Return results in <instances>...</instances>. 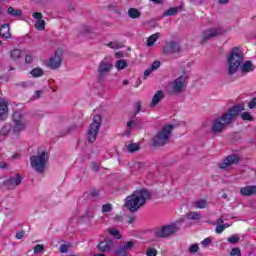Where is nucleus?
Listing matches in <instances>:
<instances>
[{
	"label": "nucleus",
	"instance_id": "2",
	"mask_svg": "<svg viewBox=\"0 0 256 256\" xmlns=\"http://www.w3.org/2000/svg\"><path fill=\"white\" fill-rule=\"evenodd\" d=\"M149 199H151V192H149V190H136L132 195L126 198L125 207L129 209L131 213H135V211H139Z\"/></svg>",
	"mask_w": 256,
	"mask_h": 256
},
{
	"label": "nucleus",
	"instance_id": "26",
	"mask_svg": "<svg viewBox=\"0 0 256 256\" xmlns=\"http://www.w3.org/2000/svg\"><path fill=\"white\" fill-rule=\"evenodd\" d=\"M21 49H13L10 52V59H12V61H18V59H21Z\"/></svg>",
	"mask_w": 256,
	"mask_h": 256
},
{
	"label": "nucleus",
	"instance_id": "20",
	"mask_svg": "<svg viewBox=\"0 0 256 256\" xmlns=\"http://www.w3.org/2000/svg\"><path fill=\"white\" fill-rule=\"evenodd\" d=\"M240 193L243 197H251L252 195H256V186H246L240 189Z\"/></svg>",
	"mask_w": 256,
	"mask_h": 256
},
{
	"label": "nucleus",
	"instance_id": "17",
	"mask_svg": "<svg viewBox=\"0 0 256 256\" xmlns=\"http://www.w3.org/2000/svg\"><path fill=\"white\" fill-rule=\"evenodd\" d=\"M32 17L36 19L35 28L38 31H45V20H43V14H41V12H35Z\"/></svg>",
	"mask_w": 256,
	"mask_h": 256
},
{
	"label": "nucleus",
	"instance_id": "9",
	"mask_svg": "<svg viewBox=\"0 0 256 256\" xmlns=\"http://www.w3.org/2000/svg\"><path fill=\"white\" fill-rule=\"evenodd\" d=\"M187 84V76H180L174 81L168 84L169 93L173 95H179L185 90V85Z\"/></svg>",
	"mask_w": 256,
	"mask_h": 256
},
{
	"label": "nucleus",
	"instance_id": "44",
	"mask_svg": "<svg viewBox=\"0 0 256 256\" xmlns=\"http://www.w3.org/2000/svg\"><path fill=\"white\" fill-rule=\"evenodd\" d=\"M230 256H241V249L233 248L230 252Z\"/></svg>",
	"mask_w": 256,
	"mask_h": 256
},
{
	"label": "nucleus",
	"instance_id": "62",
	"mask_svg": "<svg viewBox=\"0 0 256 256\" xmlns=\"http://www.w3.org/2000/svg\"><path fill=\"white\" fill-rule=\"evenodd\" d=\"M218 3H220V5H227V3H229V0H218Z\"/></svg>",
	"mask_w": 256,
	"mask_h": 256
},
{
	"label": "nucleus",
	"instance_id": "4",
	"mask_svg": "<svg viewBox=\"0 0 256 256\" xmlns=\"http://www.w3.org/2000/svg\"><path fill=\"white\" fill-rule=\"evenodd\" d=\"M47 163H49V154L45 150H38L37 155L30 157V165L37 173H44Z\"/></svg>",
	"mask_w": 256,
	"mask_h": 256
},
{
	"label": "nucleus",
	"instance_id": "23",
	"mask_svg": "<svg viewBox=\"0 0 256 256\" xmlns=\"http://www.w3.org/2000/svg\"><path fill=\"white\" fill-rule=\"evenodd\" d=\"M7 13L11 17H21L23 15V10L17 9V8H13V7L10 6L7 9Z\"/></svg>",
	"mask_w": 256,
	"mask_h": 256
},
{
	"label": "nucleus",
	"instance_id": "10",
	"mask_svg": "<svg viewBox=\"0 0 256 256\" xmlns=\"http://www.w3.org/2000/svg\"><path fill=\"white\" fill-rule=\"evenodd\" d=\"M179 231V228L177 225H167L162 227L159 230L155 231V237L159 238H165V237H171V235H175Z\"/></svg>",
	"mask_w": 256,
	"mask_h": 256
},
{
	"label": "nucleus",
	"instance_id": "30",
	"mask_svg": "<svg viewBox=\"0 0 256 256\" xmlns=\"http://www.w3.org/2000/svg\"><path fill=\"white\" fill-rule=\"evenodd\" d=\"M187 219H190L191 221H199V219H201V214H199V212H190L187 214Z\"/></svg>",
	"mask_w": 256,
	"mask_h": 256
},
{
	"label": "nucleus",
	"instance_id": "43",
	"mask_svg": "<svg viewBox=\"0 0 256 256\" xmlns=\"http://www.w3.org/2000/svg\"><path fill=\"white\" fill-rule=\"evenodd\" d=\"M161 67V62L160 61H154L150 67L152 71H157Z\"/></svg>",
	"mask_w": 256,
	"mask_h": 256
},
{
	"label": "nucleus",
	"instance_id": "36",
	"mask_svg": "<svg viewBox=\"0 0 256 256\" xmlns=\"http://www.w3.org/2000/svg\"><path fill=\"white\" fill-rule=\"evenodd\" d=\"M108 233L110 235H112L113 237H116V239H121V234L119 233V230L115 229V228H110L108 230Z\"/></svg>",
	"mask_w": 256,
	"mask_h": 256
},
{
	"label": "nucleus",
	"instance_id": "21",
	"mask_svg": "<svg viewBox=\"0 0 256 256\" xmlns=\"http://www.w3.org/2000/svg\"><path fill=\"white\" fill-rule=\"evenodd\" d=\"M11 28H9V24H3L0 27V36L4 37V39H11Z\"/></svg>",
	"mask_w": 256,
	"mask_h": 256
},
{
	"label": "nucleus",
	"instance_id": "57",
	"mask_svg": "<svg viewBox=\"0 0 256 256\" xmlns=\"http://www.w3.org/2000/svg\"><path fill=\"white\" fill-rule=\"evenodd\" d=\"M7 167H9V164H7L3 161H0V169H7Z\"/></svg>",
	"mask_w": 256,
	"mask_h": 256
},
{
	"label": "nucleus",
	"instance_id": "34",
	"mask_svg": "<svg viewBox=\"0 0 256 256\" xmlns=\"http://www.w3.org/2000/svg\"><path fill=\"white\" fill-rule=\"evenodd\" d=\"M107 47H110V49H121L123 47V44L118 41L109 42L106 44Z\"/></svg>",
	"mask_w": 256,
	"mask_h": 256
},
{
	"label": "nucleus",
	"instance_id": "28",
	"mask_svg": "<svg viewBox=\"0 0 256 256\" xmlns=\"http://www.w3.org/2000/svg\"><path fill=\"white\" fill-rule=\"evenodd\" d=\"M178 11H179V7L170 8L163 13V17H171L173 15H176Z\"/></svg>",
	"mask_w": 256,
	"mask_h": 256
},
{
	"label": "nucleus",
	"instance_id": "63",
	"mask_svg": "<svg viewBox=\"0 0 256 256\" xmlns=\"http://www.w3.org/2000/svg\"><path fill=\"white\" fill-rule=\"evenodd\" d=\"M115 57H117L118 59H120L121 57H123V52H116V53H115Z\"/></svg>",
	"mask_w": 256,
	"mask_h": 256
},
{
	"label": "nucleus",
	"instance_id": "29",
	"mask_svg": "<svg viewBox=\"0 0 256 256\" xmlns=\"http://www.w3.org/2000/svg\"><path fill=\"white\" fill-rule=\"evenodd\" d=\"M11 129H13L11 124H5L0 130V135H9V133H11Z\"/></svg>",
	"mask_w": 256,
	"mask_h": 256
},
{
	"label": "nucleus",
	"instance_id": "27",
	"mask_svg": "<svg viewBox=\"0 0 256 256\" xmlns=\"http://www.w3.org/2000/svg\"><path fill=\"white\" fill-rule=\"evenodd\" d=\"M128 15L130 19H139V17H141V12L135 8H130L128 10Z\"/></svg>",
	"mask_w": 256,
	"mask_h": 256
},
{
	"label": "nucleus",
	"instance_id": "46",
	"mask_svg": "<svg viewBox=\"0 0 256 256\" xmlns=\"http://www.w3.org/2000/svg\"><path fill=\"white\" fill-rule=\"evenodd\" d=\"M133 123H135V120H130L129 122H127V130H126V133L128 135H131V127L133 126Z\"/></svg>",
	"mask_w": 256,
	"mask_h": 256
},
{
	"label": "nucleus",
	"instance_id": "52",
	"mask_svg": "<svg viewBox=\"0 0 256 256\" xmlns=\"http://www.w3.org/2000/svg\"><path fill=\"white\" fill-rule=\"evenodd\" d=\"M151 73H153L152 68H148L144 71V79H147V77H149L151 75Z\"/></svg>",
	"mask_w": 256,
	"mask_h": 256
},
{
	"label": "nucleus",
	"instance_id": "60",
	"mask_svg": "<svg viewBox=\"0 0 256 256\" xmlns=\"http://www.w3.org/2000/svg\"><path fill=\"white\" fill-rule=\"evenodd\" d=\"M217 225H223V216H221L219 219L216 220Z\"/></svg>",
	"mask_w": 256,
	"mask_h": 256
},
{
	"label": "nucleus",
	"instance_id": "32",
	"mask_svg": "<svg viewBox=\"0 0 256 256\" xmlns=\"http://www.w3.org/2000/svg\"><path fill=\"white\" fill-rule=\"evenodd\" d=\"M139 149H140L139 144L130 143L127 145L128 153H135L136 151H139Z\"/></svg>",
	"mask_w": 256,
	"mask_h": 256
},
{
	"label": "nucleus",
	"instance_id": "56",
	"mask_svg": "<svg viewBox=\"0 0 256 256\" xmlns=\"http://www.w3.org/2000/svg\"><path fill=\"white\" fill-rule=\"evenodd\" d=\"M128 225H131V223H135V216H129L127 220Z\"/></svg>",
	"mask_w": 256,
	"mask_h": 256
},
{
	"label": "nucleus",
	"instance_id": "1",
	"mask_svg": "<svg viewBox=\"0 0 256 256\" xmlns=\"http://www.w3.org/2000/svg\"><path fill=\"white\" fill-rule=\"evenodd\" d=\"M242 111H245V104L240 103L232 106L222 113L221 116L215 118L211 126L212 133H223L225 128L229 127Z\"/></svg>",
	"mask_w": 256,
	"mask_h": 256
},
{
	"label": "nucleus",
	"instance_id": "40",
	"mask_svg": "<svg viewBox=\"0 0 256 256\" xmlns=\"http://www.w3.org/2000/svg\"><path fill=\"white\" fill-rule=\"evenodd\" d=\"M135 247V242L134 241H127L124 243V249L126 251H129V249H133Z\"/></svg>",
	"mask_w": 256,
	"mask_h": 256
},
{
	"label": "nucleus",
	"instance_id": "6",
	"mask_svg": "<svg viewBox=\"0 0 256 256\" xmlns=\"http://www.w3.org/2000/svg\"><path fill=\"white\" fill-rule=\"evenodd\" d=\"M12 121V132L15 135H19L21 131H25V129H27V125H29V121L27 120V118H25V115H23V112H21V110L13 112Z\"/></svg>",
	"mask_w": 256,
	"mask_h": 256
},
{
	"label": "nucleus",
	"instance_id": "55",
	"mask_svg": "<svg viewBox=\"0 0 256 256\" xmlns=\"http://www.w3.org/2000/svg\"><path fill=\"white\" fill-rule=\"evenodd\" d=\"M25 62H26V63H33V56H31V55H26V57H25Z\"/></svg>",
	"mask_w": 256,
	"mask_h": 256
},
{
	"label": "nucleus",
	"instance_id": "18",
	"mask_svg": "<svg viewBox=\"0 0 256 256\" xmlns=\"http://www.w3.org/2000/svg\"><path fill=\"white\" fill-rule=\"evenodd\" d=\"M114 245L115 243L113 242V240H104L98 244V250L101 251V253H107L111 251V249H113Z\"/></svg>",
	"mask_w": 256,
	"mask_h": 256
},
{
	"label": "nucleus",
	"instance_id": "31",
	"mask_svg": "<svg viewBox=\"0 0 256 256\" xmlns=\"http://www.w3.org/2000/svg\"><path fill=\"white\" fill-rule=\"evenodd\" d=\"M127 62L126 60H118L116 63H115V67L118 71H121L123 69H126L127 67Z\"/></svg>",
	"mask_w": 256,
	"mask_h": 256
},
{
	"label": "nucleus",
	"instance_id": "33",
	"mask_svg": "<svg viewBox=\"0 0 256 256\" xmlns=\"http://www.w3.org/2000/svg\"><path fill=\"white\" fill-rule=\"evenodd\" d=\"M31 75H32V77H35V78H37V77H43V69H41V68H34V69H32L31 70Z\"/></svg>",
	"mask_w": 256,
	"mask_h": 256
},
{
	"label": "nucleus",
	"instance_id": "64",
	"mask_svg": "<svg viewBox=\"0 0 256 256\" xmlns=\"http://www.w3.org/2000/svg\"><path fill=\"white\" fill-rule=\"evenodd\" d=\"M92 169L93 171H99V165L93 164Z\"/></svg>",
	"mask_w": 256,
	"mask_h": 256
},
{
	"label": "nucleus",
	"instance_id": "41",
	"mask_svg": "<svg viewBox=\"0 0 256 256\" xmlns=\"http://www.w3.org/2000/svg\"><path fill=\"white\" fill-rule=\"evenodd\" d=\"M113 207L111 206V204H104L102 206V213H111Z\"/></svg>",
	"mask_w": 256,
	"mask_h": 256
},
{
	"label": "nucleus",
	"instance_id": "61",
	"mask_svg": "<svg viewBox=\"0 0 256 256\" xmlns=\"http://www.w3.org/2000/svg\"><path fill=\"white\" fill-rule=\"evenodd\" d=\"M136 108H137L136 113H139V111H141V102L136 103Z\"/></svg>",
	"mask_w": 256,
	"mask_h": 256
},
{
	"label": "nucleus",
	"instance_id": "51",
	"mask_svg": "<svg viewBox=\"0 0 256 256\" xmlns=\"http://www.w3.org/2000/svg\"><path fill=\"white\" fill-rule=\"evenodd\" d=\"M223 231H225V226H223V225L216 226V233L221 234V233H223Z\"/></svg>",
	"mask_w": 256,
	"mask_h": 256
},
{
	"label": "nucleus",
	"instance_id": "11",
	"mask_svg": "<svg viewBox=\"0 0 256 256\" xmlns=\"http://www.w3.org/2000/svg\"><path fill=\"white\" fill-rule=\"evenodd\" d=\"M63 64V51L61 50H57L54 54V56H52L48 62H47V67H49V69H59V67H61V65Z\"/></svg>",
	"mask_w": 256,
	"mask_h": 256
},
{
	"label": "nucleus",
	"instance_id": "19",
	"mask_svg": "<svg viewBox=\"0 0 256 256\" xmlns=\"http://www.w3.org/2000/svg\"><path fill=\"white\" fill-rule=\"evenodd\" d=\"M163 99H165V93L162 90H158L152 97L150 107H157V105H159Z\"/></svg>",
	"mask_w": 256,
	"mask_h": 256
},
{
	"label": "nucleus",
	"instance_id": "39",
	"mask_svg": "<svg viewBox=\"0 0 256 256\" xmlns=\"http://www.w3.org/2000/svg\"><path fill=\"white\" fill-rule=\"evenodd\" d=\"M239 235H231L227 238L228 243H239Z\"/></svg>",
	"mask_w": 256,
	"mask_h": 256
},
{
	"label": "nucleus",
	"instance_id": "53",
	"mask_svg": "<svg viewBox=\"0 0 256 256\" xmlns=\"http://www.w3.org/2000/svg\"><path fill=\"white\" fill-rule=\"evenodd\" d=\"M22 237H25V231H20L16 233V239H21Z\"/></svg>",
	"mask_w": 256,
	"mask_h": 256
},
{
	"label": "nucleus",
	"instance_id": "14",
	"mask_svg": "<svg viewBox=\"0 0 256 256\" xmlns=\"http://www.w3.org/2000/svg\"><path fill=\"white\" fill-rule=\"evenodd\" d=\"M239 163V157L236 155H231L226 157L222 163L218 164L219 169H227L231 165H237Z\"/></svg>",
	"mask_w": 256,
	"mask_h": 256
},
{
	"label": "nucleus",
	"instance_id": "8",
	"mask_svg": "<svg viewBox=\"0 0 256 256\" xmlns=\"http://www.w3.org/2000/svg\"><path fill=\"white\" fill-rule=\"evenodd\" d=\"M113 70V64L109 61L108 58H104L98 65L97 69V81L98 83H103L105 81V77L111 73Z\"/></svg>",
	"mask_w": 256,
	"mask_h": 256
},
{
	"label": "nucleus",
	"instance_id": "54",
	"mask_svg": "<svg viewBox=\"0 0 256 256\" xmlns=\"http://www.w3.org/2000/svg\"><path fill=\"white\" fill-rule=\"evenodd\" d=\"M18 87H23L24 89H27V87H29V82H20L18 83Z\"/></svg>",
	"mask_w": 256,
	"mask_h": 256
},
{
	"label": "nucleus",
	"instance_id": "58",
	"mask_svg": "<svg viewBox=\"0 0 256 256\" xmlns=\"http://www.w3.org/2000/svg\"><path fill=\"white\" fill-rule=\"evenodd\" d=\"M135 167H136V169H143V167H145V164H143V163H141V162H137V163L135 164Z\"/></svg>",
	"mask_w": 256,
	"mask_h": 256
},
{
	"label": "nucleus",
	"instance_id": "42",
	"mask_svg": "<svg viewBox=\"0 0 256 256\" xmlns=\"http://www.w3.org/2000/svg\"><path fill=\"white\" fill-rule=\"evenodd\" d=\"M146 255L147 256H157V249H155V248H148L146 250Z\"/></svg>",
	"mask_w": 256,
	"mask_h": 256
},
{
	"label": "nucleus",
	"instance_id": "45",
	"mask_svg": "<svg viewBox=\"0 0 256 256\" xmlns=\"http://www.w3.org/2000/svg\"><path fill=\"white\" fill-rule=\"evenodd\" d=\"M212 241H213V240H212L210 237H208V238L204 239V240L201 242V245H202L203 247H209V245H211Z\"/></svg>",
	"mask_w": 256,
	"mask_h": 256
},
{
	"label": "nucleus",
	"instance_id": "59",
	"mask_svg": "<svg viewBox=\"0 0 256 256\" xmlns=\"http://www.w3.org/2000/svg\"><path fill=\"white\" fill-rule=\"evenodd\" d=\"M90 195L91 197H97L99 195V190H92Z\"/></svg>",
	"mask_w": 256,
	"mask_h": 256
},
{
	"label": "nucleus",
	"instance_id": "37",
	"mask_svg": "<svg viewBox=\"0 0 256 256\" xmlns=\"http://www.w3.org/2000/svg\"><path fill=\"white\" fill-rule=\"evenodd\" d=\"M115 255L117 256H125L127 255V250L124 248V246H120L116 251Z\"/></svg>",
	"mask_w": 256,
	"mask_h": 256
},
{
	"label": "nucleus",
	"instance_id": "24",
	"mask_svg": "<svg viewBox=\"0 0 256 256\" xmlns=\"http://www.w3.org/2000/svg\"><path fill=\"white\" fill-rule=\"evenodd\" d=\"M255 70V66H253V63L251 61H246L242 65V71L243 73H251V71Z\"/></svg>",
	"mask_w": 256,
	"mask_h": 256
},
{
	"label": "nucleus",
	"instance_id": "13",
	"mask_svg": "<svg viewBox=\"0 0 256 256\" xmlns=\"http://www.w3.org/2000/svg\"><path fill=\"white\" fill-rule=\"evenodd\" d=\"M181 52V46H179V43L177 42H168L163 47V53L164 55H175V53Z\"/></svg>",
	"mask_w": 256,
	"mask_h": 256
},
{
	"label": "nucleus",
	"instance_id": "35",
	"mask_svg": "<svg viewBox=\"0 0 256 256\" xmlns=\"http://www.w3.org/2000/svg\"><path fill=\"white\" fill-rule=\"evenodd\" d=\"M240 117H241L242 121H255V118H253V116L249 112H243L240 115Z\"/></svg>",
	"mask_w": 256,
	"mask_h": 256
},
{
	"label": "nucleus",
	"instance_id": "22",
	"mask_svg": "<svg viewBox=\"0 0 256 256\" xmlns=\"http://www.w3.org/2000/svg\"><path fill=\"white\" fill-rule=\"evenodd\" d=\"M160 37H161V33H159V32H156L155 34L148 37L147 42H146L147 47H153V45H155V43H157V40Z\"/></svg>",
	"mask_w": 256,
	"mask_h": 256
},
{
	"label": "nucleus",
	"instance_id": "25",
	"mask_svg": "<svg viewBox=\"0 0 256 256\" xmlns=\"http://www.w3.org/2000/svg\"><path fill=\"white\" fill-rule=\"evenodd\" d=\"M193 207H195V209H205L207 207V200L205 199H200V200H196L195 202H193Z\"/></svg>",
	"mask_w": 256,
	"mask_h": 256
},
{
	"label": "nucleus",
	"instance_id": "49",
	"mask_svg": "<svg viewBox=\"0 0 256 256\" xmlns=\"http://www.w3.org/2000/svg\"><path fill=\"white\" fill-rule=\"evenodd\" d=\"M199 251V246L197 244H193L190 246V253H197Z\"/></svg>",
	"mask_w": 256,
	"mask_h": 256
},
{
	"label": "nucleus",
	"instance_id": "7",
	"mask_svg": "<svg viewBox=\"0 0 256 256\" xmlns=\"http://www.w3.org/2000/svg\"><path fill=\"white\" fill-rule=\"evenodd\" d=\"M101 115H96L93 118V122L88 127L86 133V139L88 143H95L97 141V136L99 135V129H101Z\"/></svg>",
	"mask_w": 256,
	"mask_h": 256
},
{
	"label": "nucleus",
	"instance_id": "3",
	"mask_svg": "<svg viewBox=\"0 0 256 256\" xmlns=\"http://www.w3.org/2000/svg\"><path fill=\"white\" fill-rule=\"evenodd\" d=\"M243 63V52L241 48H232L228 56V75H235Z\"/></svg>",
	"mask_w": 256,
	"mask_h": 256
},
{
	"label": "nucleus",
	"instance_id": "47",
	"mask_svg": "<svg viewBox=\"0 0 256 256\" xmlns=\"http://www.w3.org/2000/svg\"><path fill=\"white\" fill-rule=\"evenodd\" d=\"M60 253H67L69 251V246L62 244L59 248Z\"/></svg>",
	"mask_w": 256,
	"mask_h": 256
},
{
	"label": "nucleus",
	"instance_id": "50",
	"mask_svg": "<svg viewBox=\"0 0 256 256\" xmlns=\"http://www.w3.org/2000/svg\"><path fill=\"white\" fill-rule=\"evenodd\" d=\"M248 107L250 109H255V107H256V98H253L250 102H248Z\"/></svg>",
	"mask_w": 256,
	"mask_h": 256
},
{
	"label": "nucleus",
	"instance_id": "15",
	"mask_svg": "<svg viewBox=\"0 0 256 256\" xmlns=\"http://www.w3.org/2000/svg\"><path fill=\"white\" fill-rule=\"evenodd\" d=\"M9 117V102L0 98V121H5Z\"/></svg>",
	"mask_w": 256,
	"mask_h": 256
},
{
	"label": "nucleus",
	"instance_id": "12",
	"mask_svg": "<svg viewBox=\"0 0 256 256\" xmlns=\"http://www.w3.org/2000/svg\"><path fill=\"white\" fill-rule=\"evenodd\" d=\"M219 35H225V30L221 27L209 28L203 32L202 39L203 41H209L213 37H219Z\"/></svg>",
	"mask_w": 256,
	"mask_h": 256
},
{
	"label": "nucleus",
	"instance_id": "48",
	"mask_svg": "<svg viewBox=\"0 0 256 256\" xmlns=\"http://www.w3.org/2000/svg\"><path fill=\"white\" fill-rule=\"evenodd\" d=\"M43 95V90H37L35 91L34 95L32 96V99H39Z\"/></svg>",
	"mask_w": 256,
	"mask_h": 256
},
{
	"label": "nucleus",
	"instance_id": "38",
	"mask_svg": "<svg viewBox=\"0 0 256 256\" xmlns=\"http://www.w3.org/2000/svg\"><path fill=\"white\" fill-rule=\"evenodd\" d=\"M43 251H45V246H43V244H37L34 247V253L35 254L43 253Z\"/></svg>",
	"mask_w": 256,
	"mask_h": 256
},
{
	"label": "nucleus",
	"instance_id": "16",
	"mask_svg": "<svg viewBox=\"0 0 256 256\" xmlns=\"http://www.w3.org/2000/svg\"><path fill=\"white\" fill-rule=\"evenodd\" d=\"M23 178H21L20 174H16L15 177H10L6 180L5 185L8 189H15L17 185H21Z\"/></svg>",
	"mask_w": 256,
	"mask_h": 256
},
{
	"label": "nucleus",
	"instance_id": "5",
	"mask_svg": "<svg viewBox=\"0 0 256 256\" xmlns=\"http://www.w3.org/2000/svg\"><path fill=\"white\" fill-rule=\"evenodd\" d=\"M175 129V126L170 124L164 126L161 131L157 133L156 136L152 139V146L154 147H163L169 143V139H171V133H173V130Z\"/></svg>",
	"mask_w": 256,
	"mask_h": 256
}]
</instances>
